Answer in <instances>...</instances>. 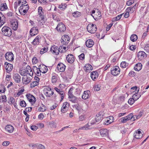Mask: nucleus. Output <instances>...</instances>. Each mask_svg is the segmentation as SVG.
<instances>
[{"label":"nucleus","mask_w":149,"mask_h":149,"mask_svg":"<svg viewBox=\"0 0 149 149\" xmlns=\"http://www.w3.org/2000/svg\"><path fill=\"white\" fill-rule=\"evenodd\" d=\"M84 69L86 72L89 73L93 70V68L91 64L88 63L86 64L84 66Z\"/></svg>","instance_id":"obj_27"},{"label":"nucleus","mask_w":149,"mask_h":149,"mask_svg":"<svg viewBox=\"0 0 149 149\" xmlns=\"http://www.w3.org/2000/svg\"><path fill=\"white\" fill-rule=\"evenodd\" d=\"M67 6V5L66 3H62L59 5L58 8L61 10H63L66 9Z\"/></svg>","instance_id":"obj_48"},{"label":"nucleus","mask_w":149,"mask_h":149,"mask_svg":"<svg viewBox=\"0 0 149 149\" xmlns=\"http://www.w3.org/2000/svg\"><path fill=\"white\" fill-rule=\"evenodd\" d=\"M24 91V90L23 88H21L15 94V96L16 97H19L22 94Z\"/></svg>","instance_id":"obj_49"},{"label":"nucleus","mask_w":149,"mask_h":149,"mask_svg":"<svg viewBox=\"0 0 149 149\" xmlns=\"http://www.w3.org/2000/svg\"><path fill=\"white\" fill-rule=\"evenodd\" d=\"M94 123H91V122H88L87 124L85 125L84 126H83V127H82L78 129L74 130L73 131V132L77 133L80 130H87L90 129L91 128L90 126L92 125H93Z\"/></svg>","instance_id":"obj_7"},{"label":"nucleus","mask_w":149,"mask_h":149,"mask_svg":"<svg viewBox=\"0 0 149 149\" xmlns=\"http://www.w3.org/2000/svg\"><path fill=\"white\" fill-rule=\"evenodd\" d=\"M29 8V6L27 4L23 6H21L19 8V12L21 15H25L28 11Z\"/></svg>","instance_id":"obj_3"},{"label":"nucleus","mask_w":149,"mask_h":149,"mask_svg":"<svg viewBox=\"0 0 149 149\" xmlns=\"http://www.w3.org/2000/svg\"><path fill=\"white\" fill-rule=\"evenodd\" d=\"M38 146L37 148V149H45V147L42 145L38 143Z\"/></svg>","instance_id":"obj_64"},{"label":"nucleus","mask_w":149,"mask_h":149,"mask_svg":"<svg viewBox=\"0 0 149 149\" xmlns=\"http://www.w3.org/2000/svg\"><path fill=\"white\" fill-rule=\"evenodd\" d=\"M99 74L97 71H94L92 72L91 73V77L92 79L95 81L97 78Z\"/></svg>","instance_id":"obj_28"},{"label":"nucleus","mask_w":149,"mask_h":149,"mask_svg":"<svg viewBox=\"0 0 149 149\" xmlns=\"http://www.w3.org/2000/svg\"><path fill=\"white\" fill-rule=\"evenodd\" d=\"M90 92L88 90L85 91L82 96V98L84 100L87 99L90 97Z\"/></svg>","instance_id":"obj_33"},{"label":"nucleus","mask_w":149,"mask_h":149,"mask_svg":"<svg viewBox=\"0 0 149 149\" xmlns=\"http://www.w3.org/2000/svg\"><path fill=\"white\" fill-rule=\"evenodd\" d=\"M19 72L20 74L23 76L28 74L31 76L33 75V72L31 67L29 65H27L25 69H21Z\"/></svg>","instance_id":"obj_1"},{"label":"nucleus","mask_w":149,"mask_h":149,"mask_svg":"<svg viewBox=\"0 0 149 149\" xmlns=\"http://www.w3.org/2000/svg\"><path fill=\"white\" fill-rule=\"evenodd\" d=\"M8 8L7 5L6 3H3L1 4L0 10L1 11L6 10Z\"/></svg>","instance_id":"obj_43"},{"label":"nucleus","mask_w":149,"mask_h":149,"mask_svg":"<svg viewBox=\"0 0 149 149\" xmlns=\"http://www.w3.org/2000/svg\"><path fill=\"white\" fill-rule=\"evenodd\" d=\"M32 62L33 64H35L39 62V60L36 57H34L32 58Z\"/></svg>","instance_id":"obj_54"},{"label":"nucleus","mask_w":149,"mask_h":149,"mask_svg":"<svg viewBox=\"0 0 149 149\" xmlns=\"http://www.w3.org/2000/svg\"><path fill=\"white\" fill-rule=\"evenodd\" d=\"M128 65L129 63L126 61H122L120 63V66L123 68H125Z\"/></svg>","instance_id":"obj_51"},{"label":"nucleus","mask_w":149,"mask_h":149,"mask_svg":"<svg viewBox=\"0 0 149 149\" xmlns=\"http://www.w3.org/2000/svg\"><path fill=\"white\" fill-rule=\"evenodd\" d=\"M54 89L59 95L60 97L61 98V99L60 100V102H62L65 96L64 91L62 89H58L57 87H55Z\"/></svg>","instance_id":"obj_10"},{"label":"nucleus","mask_w":149,"mask_h":149,"mask_svg":"<svg viewBox=\"0 0 149 149\" xmlns=\"http://www.w3.org/2000/svg\"><path fill=\"white\" fill-rule=\"evenodd\" d=\"M67 62L70 64L73 63L74 60V58L73 55L70 54L68 55L66 57Z\"/></svg>","instance_id":"obj_21"},{"label":"nucleus","mask_w":149,"mask_h":149,"mask_svg":"<svg viewBox=\"0 0 149 149\" xmlns=\"http://www.w3.org/2000/svg\"><path fill=\"white\" fill-rule=\"evenodd\" d=\"M38 12L39 16L41 19V20L43 22L44 21V13L43 11V9L42 7H39L38 8Z\"/></svg>","instance_id":"obj_26"},{"label":"nucleus","mask_w":149,"mask_h":149,"mask_svg":"<svg viewBox=\"0 0 149 149\" xmlns=\"http://www.w3.org/2000/svg\"><path fill=\"white\" fill-rule=\"evenodd\" d=\"M54 92L49 86H47V96H50L54 94Z\"/></svg>","instance_id":"obj_41"},{"label":"nucleus","mask_w":149,"mask_h":149,"mask_svg":"<svg viewBox=\"0 0 149 149\" xmlns=\"http://www.w3.org/2000/svg\"><path fill=\"white\" fill-rule=\"evenodd\" d=\"M73 88H71L69 89L68 92V97L73 95Z\"/></svg>","instance_id":"obj_63"},{"label":"nucleus","mask_w":149,"mask_h":149,"mask_svg":"<svg viewBox=\"0 0 149 149\" xmlns=\"http://www.w3.org/2000/svg\"><path fill=\"white\" fill-rule=\"evenodd\" d=\"M19 4L21 6H23V5H26L27 4V1L26 0H20L18 1Z\"/></svg>","instance_id":"obj_56"},{"label":"nucleus","mask_w":149,"mask_h":149,"mask_svg":"<svg viewBox=\"0 0 149 149\" xmlns=\"http://www.w3.org/2000/svg\"><path fill=\"white\" fill-rule=\"evenodd\" d=\"M33 76H30L28 74L24 75L22 78V82L24 84L26 85L29 83L31 81Z\"/></svg>","instance_id":"obj_5"},{"label":"nucleus","mask_w":149,"mask_h":149,"mask_svg":"<svg viewBox=\"0 0 149 149\" xmlns=\"http://www.w3.org/2000/svg\"><path fill=\"white\" fill-rule=\"evenodd\" d=\"M5 22V17L2 13L0 12V27L4 24Z\"/></svg>","instance_id":"obj_32"},{"label":"nucleus","mask_w":149,"mask_h":149,"mask_svg":"<svg viewBox=\"0 0 149 149\" xmlns=\"http://www.w3.org/2000/svg\"><path fill=\"white\" fill-rule=\"evenodd\" d=\"M139 90L138 91H136L135 93L133 95L132 97V98L135 100H137L141 97V95L138 94Z\"/></svg>","instance_id":"obj_39"},{"label":"nucleus","mask_w":149,"mask_h":149,"mask_svg":"<svg viewBox=\"0 0 149 149\" xmlns=\"http://www.w3.org/2000/svg\"><path fill=\"white\" fill-rule=\"evenodd\" d=\"M21 106L22 107H25L26 106V103L24 100H22L20 102Z\"/></svg>","instance_id":"obj_59"},{"label":"nucleus","mask_w":149,"mask_h":149,"mask_svg":"<svg viewBox=\"0 0 149 149\" xmlns=\"http://www.w3.org/2000/svg\"><path fill=\"white\" fill-rule=\"evenodd\" d=\"M146 57L147 54L143 51H139L137 53V57L140 61L143 60Z\"/></svg>","instance_id":"obj_17"},{"label":"nucleus","mask_w":149,"mask_h":149,"mask_svg":"<svg viewBox=\"0 0 149 149\" xmlns=\"http://www.w3.org/2000/svg\"><path fill=\"white\" fill-rule=\"evenodd\" d=\"M66 68L65 65L62 63H60L57 65L56 68L60 72L64 71Z\"/></svg>","instance_id":"obj_20"},{"label":"nucleus","mask_w":149,"mask_h":149,"mask_svg":"<svg viewBox=\"0 0 149 149\" xmlns=\"http://www.w3.org/2000/svg\"><path fill=\"white\" fill-rule=\"evenodd\" d=\"M61 43L63 45L68 44L70 41V38L68 35H64L61 37Z\"/></svg>","instance_id":"obj_16"},{"label":"nucleus","mask_w":149,"mask_h":149,"mask_svg":"<svg viewBox=\"0 0 149 149\" xmlns=\"http://www.w3.org/2000/svg\"><path fill=\"white\" fill-rule=\"evenodd\" d=\"M101 136L102 137H107L109 136V130L106 129L102 128L100 130Z\"/></svg>","instance_id":"obj_12"},{"label":"nucleus","mask_w":149,"mask_h":149,"mask_svg":"<svg viewBox=\"0 0 149 149\" xmlns=\"http://www.w3.org/2000/svg\"><path fill=\"white\" fill-rule=\"evenodd\" d=\"M38 33V30L36 27H33L32 28L30 31V34L32 36L37 34Z\"/></svg>","instance_id":"obj_25"},{"label":"nucleus","mask_w":149,"mask_h":149,"mask_svg":"<svg viewBox=\"0 0 149 149\" xmlns=\"http://www.w3.org/2000/svg\"><path fill=\"white\" fill-rule=\"evenodd\" d=\"M93 14H95L93 16L95 20H98L100 19L102 16L101 12L99 10H98L96 12L94 10H93L91 13Z\"/></svg>","instance_id":"obj_9"},{"label":"nucleus","mask_w":149,"mask_h":149,"mask_svg":"<svg viewBox=\"0 0 149 149\" xmlns=\"http://www.w3.org/2000/svg\"><path fill=\"white\" fill-rule=\"evenodd\" d=\"M101 115L99 114H97L95 118V122L94 121L93 122H92L91 121H89L88 122H91V123H94V124H95L96 122L98 123L101 120Z\"/></svg>","instance_id":"obj_42"},{"label":"nucleus","mask_w":149,"mask_h":149,"mask_svg":"<svg viewBox=\"0 0 149 149\" xmlns=\"http://www.w3.org/2000/svg\"><path fill=\"white\" fill-rule=\"evenodd\" d=\"M87 31L91 33H94L97 30V27L95 25L93 24H89L87 27Z\"/></svg>","instance_id":"obj_4"},{"label":"nucleus","mask_w":149,"mask_h":149,"mask_svg":"<svg viewBox=\"0 0 149 149\" xmlns=\"http://www.w3.org/2000/svg\"><path fill=\"white\" fill-rule=\"evenodd\" d=\"M6 131L8 133H11L13 132L14 130L13 127L11 125H7L5 128Z\"/></svg>","instance_id":"obj_24"},{"label":"nucleus","mask_w":149,"mask_h":149,"mask_svg":"<svg viewBox=\"0 0 149 149\" xmlns=\"http://www.w3.org/2000/svg\"><path fill=\"white\" fill-rule=\"evenodd\" d=\"M53 19L56 21L57 22H60L61 21V19L58 17L56 15H53Z\"/></svg>","instance_id":"obj_61"},{"label":"nucleus","mask_w":149,"mask_h":149,"mask_svg":"<svg viewBox=\"0 0 149 149\" xmlns=\"http://www.w3.org/2000/svg\"><path fill=\"white\" fill-rule=\"evenodd\" d=\"M1 30L3 34L5 36L9 37L12 35L11 29L8 26H3Z\"/></svg>","instance_id":"obj_2"},{"label":"nucleus","mask_w":149,"mask_h":149,"mask_svg":"<svg viewBox=\"0 0 149 149\" xmlns=\"http://www.w3.org/2000/svg\"><path fill=\"white\" fill-rule=\"evenodd\" d=\"M134 8H133V7H129L127 8L126 9V11H127L129 13H132L134 12Z\"/></svg>","instance_id":"obj_52"},{"label":"nucleus","mask_w":149,"mask_h":149,"mask_svg":"<svg viewBox=\"0 0 149 149\" xmlns=\"http://www.w3.org/2000/svg\"><path fill=\"white\" fill-rule=\"evenodd\" d=\"M138 37L137 35L135 34H133L130 37L131 40L133 42L136 41Z\"/></svg>","instance_id":"obj_46"},{"label":"nucleus","mask_w":149,"mask_h":149,"mask_svg":"<svg viewBox=\"0 0 149 149\" xmlns=\"http://www.w3.org/2000/svg\"><path fill=\"white\" fill-rule=\"evenodd\" d=\"M41 39V37L40 36L38 35L34 39L33 41L32 42V45H38L40 43Z\"/></svg>","instance_id":"obj_30"},{"label":"nucleus","mask_w":149,"mask_h":149,"mask_svg":"<svg viewBox=\"0 0 149 149\" xmlns=\"http://www.w3.org/2000/svg\"><path fill=\"white\" fill-rule=\"evenodd\" d=\"M63 47L62 46L59 47V49H60V53H65L66 52V47H63Z\"/></svg>","instance_id":"obj_57"},{"label":"nucleus","mask_w":149,"mask_h":149,"mask_svg":"<svg viewBox=\"0 0 149 149\" xmlns=\"http://www.w3.org/2000/svg\"><path fill=\"white\" fill-rule=\"evenodd\" d=\"M94 44V41L91 39H88L86 42V45L88 47L91 48Z\"/></svg>","instance_id":"obj_34"},{"label":"nucleus","mask_w":149,"mask_h":149,"mask_svg":"<svg viewBox=\"0 0 149 149\" xmlns=\"http://www.w3.org/2000/svg\"><path fill=\"white\" fill-rule=\"evenodd\" d=\"M13 78L16 83H19L21 81V77L18 74H14Z\"/></svg>","instance_id":"obj_36"},{"label":"nucleus","mask_w":149,"mask_h":149,"mask_svg":"<svg viewBox=\"0 0 149 149\" xmlns=\"http://www.w3.org/2000/svg\"><path fill=\"white\" fill-rule=\"evenodd\" d=\"M39 83L38 81H34L31 82L30 84V87L31 88H33L36 86L38 85Z\"/></svg>","instance_id":"obj_45"},{"label":"nucleus","mask_w":149,"mask_h":149,"mask_svg":"<svg viewBox=\"0 0 149 149\" xmlns=\"http://www.w3.org/2000/svg\"><path fill=\"white\" fill-rule=\"evenodd\" d=\"M114 121L113 117L112 116H110L106 118L105 122H104V124L108 125L113 123Z\"/></svg>","instance_id":"obj_23"},{"label":"nucleus","mask_w":149,"mask_h":149,"mask_svg":"<svg viewBox=\"0 0 149 149\" xmlns=\"http://www.w3.org/2000/svg\"><path fill=\"white\" fill-rule=\"evenodd\" d=\"M81 13L77 11L74 12V13H72L73 16L75 18L79 17L81 16Z\"/></svg>","instance_id":"obj_50"},{"label":"nucleus","mask_w":149,"mask_h":149,"mask_svg":"<svg viewBox=\"0 0 149 149\" xmlns=\"http://www.w3.org/2000/svg\"><path fill=\"white\" fill-rule=\"evenodd\" d=\"M6 59L9 61H12L14 59V56L13 53L11 52H7L5 55Z\"/></svg>","instance_id":"obj_8"},{"label":"nucleus","mask_w":149,"mask_h":149,"mask_svg":"<svg viewBox=\"0 0 149 149\" xmlns=\"http://www.w3.org/2000/svg\"><path fill=\"white\" fill-rule=\"evenodd\" d=\"M73 74V71L70 68L66 71V75L69 78H71Z\"/></svg>","instance_id":"obj_37"},{"label":"nucleus","mask_w":149,"mask_h":149,"mask_svg":"<svg viewBox=\"0 0 149 149\" xmlns=\"http://www.w3.org/2000/svg\"><path fill=\"white\" fill-rule=\"evenodd\" d=\"M33 70L35 74H36L37 76H39L41 75V72H40V70H39V68H38L36 66H33Z\"/></svg>","instance_id":"obj_40"},{"label":"nucleus","mask_w":149,"mask_h":149,"mask_svg":"<svg viewBox=\"0 0 149 149\" xmlns=\"http://www.w3.org/2000/svg\"><path fill=\"white\" fill-rule=\"evenodd\" d=\"M6 91V88L4 85L2 83L0 84V92L3 93Z\"/></svg>","instance_id":"obj_47"},{"label":"nucleus","mask_w":149,"mask_h":149,"mask_svg":"<svg viewBox=\"0 0 149 149\" xmlns=\"http://www.w3.org/2000/svg\"><path fill=\"white\" fill-rule=\"evenodd\" d=\"M120 69L118 66H115L113 67L111 69V74L113 76H117L120 74Z\"/></svg>","instance_id":"obj_6"},{"label":"nucleus","mask_w":149,"mask_h":149,"mask_svg":"<svg viewBox=\"0 0 149 149\" xmlns=\"http://www.w3.org/2000/svg\"><path fill=\"white\" fill-rule=\"evenodd\" d=\"M70 101L73 103H76L77 101V98L74 95L68 97Z\"/></svg>","instance_id":"obj_44"},{"label":"nucleus","mask_w":149,"mask_h":149,"mask_svg":"<svg viewBox=\"0 0 149 149\" xmlns=\"http://www.w3.org/2000/svg\"><path fill=\"white\" fill-rule=\"evenodd\" d=\"M57 104L56 103H54L52 106L50 107L49 108V109L50 110H53L56 108L57 106Z\"/></svg>","instance_id":"obj_62"},{"label":"nucleus","mask_w":149,"mask_h":149,"mask_svg":"<svg viewBox=\"0 0 149 149\" xmlns=\"http://www.w3.org/2000/svg\"><path fill=\"white\" fill-rule=\"evenodd\" d=\"M74 107L79 112L80 111L81 109V108L80 106L78 104H75L74 105Z\"/></svg>","instance_id":"obj_60"},{"label":"nucleus","mask_w":149,"mask_h":149,"mask_svg":"<svg viewBox=\"0 0 149 149\" xmlns=\"http://www.w3.org/2000/svg\"><path fill=\"white\" fill-rule=\"evenodd\" d=\"M56 29L58 31L63 32L65 31L66 27L62 23H60L58 25Z\"/></svg>","instance_id":"obj_15"},{"label":"nucleus","mask_w":149,"mask_h":149,"mask_svg":"<svg viewBox=\"0 0 149 149\" xmlns=\"http://www.w3.org/2000/svg\"><path fill=\"white\" fill-rule=\"evenodd\" d=\"M142 65L141 63H137L134 68V69L136 71L140 70L142 68Z\"/></svg>","instance_id":"obj_38"},{"label":"nucleus","mask_w":149,"mask_h":149,"mask_svg":"<svg viewBox=\"0 0 149 149\" xmlns=\"http://www.w3.org/2000/svg\"><path fill=\"white\" fill-rule=\"evenodd\" d=\"M101 86L99 84L95 85L93 87L94 90L98 91L100 89Z\"/></svg>","instance_id":"obj_53"},{"label":"nucleus","mask_w":149,"mask_h":149,"mask_svg":"<svg viewBox=\"0 0 149 149\" xmlns=\"http://www.w3.org/2000/svg\"><path fill=\"white\" fill-rule=\"evenodd\" d=\"M135 101L133 98H130L128 100V103L129 104L131 105L133 104Z\"/></svg>","instance_id":"obj_58"},{"label":"nucleus","mask_w":149,"mask_h":149,"mask_svg":"<svg viewBox=\"0 0 149 149\" xmlns=\"http://www.w3.org/2000/svg\"><path fill=\"white\" fill-rule=\"evenodd\" d=\"M5 65L6 66V69L7 72H9L12 70L13 68V65L6 62L5 63Z\"/></svg>","instance_id":"obj_29"},{"label":"nucleus","mask_w":149,"mask_h":149,"mask_svg":"<svg viewBox=\"0 0 149 149\" xmlns=\"http://www.w3.org/2000/svg\"><path fill=\"white\" fill-rule=\"evenodd\" d=\"M50 50L53 53H54L56 55H58L59 52H60V49L55 45L51 47Z\"/></svg>","instance_id":"obj_22"},{"label":"nucleus","mask_w":149,"mask_h":149,"mask_svg":"<svg viewBox=\"0 0 149 149\" xmlns=\"http://www.w3.org/2000/svg\"><path fill=\"white\" fill-rule=\"evenodd\" d=\"M47 88H45L43 91V93L40 95V99L44 102L46 101L45 97H47Z\"/></svg>","instance_id":"obj_31"},{"label":"nucleus","mask_w":149,"mask_h":149,"mask_svg":"<svg viewBox=\"0 0 149 149\" xmlns=\"http://www.w3.org/2000/svg\"><path fill=\"white\" fill-rule=\"evenodd\" d=\"M132 118V114H130L125 117L121 118L120 120L121 123H124L131 120Z\"/></svg>","instance_id":"obj_14"},{"label":"nucleus","mask_w":149,"mask_h":149,"mask_svg":"<svg viewBox=\"0 0 149 149\" xmlns=\"http://www.w3.org/2000/svg\"><path fill=\"white\" fill-rule=\"evenodd\" d=\"M70 107V105L68 102H67L63 103L61 108V112L63 113L66 112L68 110Z\"/></svg>","instance_id":"obj_11"},{"label":"nucleus","mask_w":149,"mask_h":149,"mask_svg":"<svg viewBox=\"0 0 149 149\" xmlns=\"http://www.w3.org/2000/svg\"><path fill=\"white\" fill-rule=\"evenodd\" d=\"M28 100L32 104H33L36 101L35 97L29 93L26 95Z\"/></svg>","instance_id":"obj_13"},{"label":"nucleus","mask_w":149,"mask_h":149,"mask_svg":"<svg viewBox=\"0 0 149 149\" xmlns=\"http://www.w3.org/2000/svg\"><path fill=\"white\" fill-rule=\"evenodd\" d=\"M11 27L14 30H16L18 27V21L17 20L14 19L11 21Z\"/></svg>","instance_id":"obj_19"},{"label":"nucleus","mask_w":149,"mask_h":149,"mask_svg":"<svg viewBox=\"0 0 149 149\" xmlns=\"http://www.w3.org/2000/svg\"><path fill=\"white\" fill-rule=\"evenodd\" d=\"M46 110V107H45L42 105L41 107H39L38 109V111H39L43 112L45 111Z\"/></svg>","instance_id":"obj_55"},{"label":"nucleus","mask_w":149,"mask_h":149,"mask_svg":"<svg viewBox=\"0 0 149 149\" xmlns=\"http://www.w3.org/2000/svg\"><path fill=\"white\" fill-rule=\"evenodd\" d=\"M143 134L139 129L136 130L133 134L134 138L137 139H141L143 136Z\"/></svg>","instance_id":"obj_18"},{"label":"nucleus","mask_w":149,"mask_h":149,"mask_svg":"<svg viewBox=\"0 0 149 149\" xmlns=\"http://www.w3.org/2000/svg\"><path fill=\"white\" fill-rule=\"evenodd\" d=\"M46 67H47V66L44 64H42L40 65L39 66V70H40V72L43 73H46L47 72L46 69Z\"/></svg>","instance_id":"obj_35"}]
</instances>
